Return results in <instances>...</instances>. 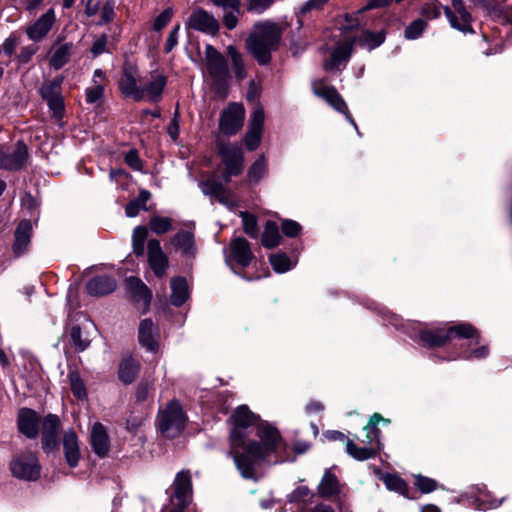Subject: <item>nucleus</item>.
I'll return each instance as SVG.
<instances>
[{
	"label": "nucleus",
	"mask_w": 512,
	"mask_h": 512,
	"mask_svg": "<svg viewBox=\"0 0 512 512\" xmlns=\"http://www.w3.org/2000/svg\"><path fill=\"white\" fill-rule=\"evenodd\" d=\"M206 67L210 75L216 80H224L228 76V66L225 58L212 46L205 49Z\"/></svg>",
	"instance_id": "nucleus-16"
},
{
	"label": "nucleus",
	"mask_w": 512,
	"mask_h": 512,
	"mask_svg": "<svg viewBox=\"0 0 512 512\" xmlns=\"http://www.w3.org/2000/svg\"><path fill=\"white\" fill-rule=\"evenodd\" d=\"M218 153L224 165L222 178L229 182L232 176L239 175L243 170L244 153L242 148L236 143L218 141Z\"/></svg>",
	"instance_id": "nucleus-6"
},
{
	"label": "nucleus",
	"mask_w": 512,
	"mask_h": 512,
	"mask_svg": "<svg viewBox=\"0 0 512 512\" xmlns=\"http://www.w3.org/2000/svg\"><path fill=\"white\" fill-rule=\"evenodd\" d=\"M448 340L454 338H469L475 339V343L479 342V334L475 327L469 323H460L447 328Z\"/></svg>",
	"instance_id": "nucleus-35"
},
{
	"label": "nucleus",
	"mask_w": 512,
	"mask_h": 512,
	"mask_svg": "<svg viewBox=\"0 0 512 512\" xmlns=\"http://www.w3.org/2000/svg\"><path fill=\"white\" fill-rule=\"evenodd\" d=\"M267 173V165L264 156H260L249 168L247 181L249 184H257Z\"/></svg>",
	"instance_id": "nucleus-39"
},
{
	"label": "nucleus",
	"mask_w": 512,
	"mask_h": 512,
	"mask_svg": "<svg viewBox=\"0 0 512 512\" xmlns=\"http://www.w3.org/2000/svg\"><path fill=\"white\" fill-rule=\"evenodd\" d=\"M383 421L388 423V419H384L380 414L375 413L370 417L368 424L364 427L365 431V440L362 441L365 446L359 447L352 440H347L346 442V452L358 461H364L370 458H373L377 449L374 447V444L379 448L380 441L379 435L380 430L377 427L378 423Z\"/></svg>",
	"instance_id": "nucleus-4"
},
{
	"label": "nucleus",
	"mask_w": 512,
	"mask_h": 512,
	"mask_svg": "<svg viewBox=\"0 0 512 512\" xmlns=\"http://www.w3.org/2000/svg\"><path fill=\"white\" fill-rule=\"evenodd\" d=\"M10 470L16 478L26 481H35L40 476L41 466L36 454L27 452L17 456L11 461Z\"/></svg>",
	"instance_id": "nucleus-7"
},
{
	"label": "nucleus",
	"mask_w": 512,
	"mask_h": 512,
	"mask_svg": "<svg viewBox=\"0 0 512 512\" xmlns=\"http://www.w3.org/2000/svg\"><path fill=\"white\" fill-rule=\"evenodd\" d=\"M281 39L279 27L270 21L257 22L247 39V48L259 64H267Z\"/></svg>",
	"instance_id": "nucleus-2"
},
{
	"label": "nucleus",
	"mask_w": 512,
	"mask_h": 512,
	"mask_svg": "<svg viewBox=\"0 0 512 512\" xmlns=\"http://www.w3.org/2000/svg\"><path fill=\"white\" fill-rule=\"evenodd\" d=\"M151 230L158 234H164L172 228V220L168 217L154 216L150 220Z\"/></svg>",
	"instance_id": "nucleus-44"
},
{
	"label": "nucleus",
	"mask_w": 512,
	"mask_h": 512,
	"mask_svg": "<svg viewBox=\"0 0 512 512\" xmlns=\"http://www.w3.org/2000/svg\"><path fill=\"white\" fill-rule=\"evenodd\" d=\"M214 6L222 8L224 11L239 10L241 0H210Z\"/></svg>",
	"instance_id": "nucleus-55"
},
{
	"label": "nucleus",
	"mask_w": 512,
	"mask_h": 512,
	"mask_svg": "<svg viewBox=\"0 0 512 512\" xmlns=\"http://www.w3.org/2000/svg\"><path fill=\"white\" fill-rule=\"evenodd\" d=\"M233 419L229 455L243 478L256 481L258 467L284 448V441L277 428L258 420L247 406L238 407Z\"/></svg>",
	"instance_id": "nucleus-1"
},
{
	"label": "nucleus",
	"mask_w": 512,
	"mask_h": 512,
	"mask_svg": "<svg viewBox=\"0 0 512 512\" xmlns=\"http://www.w3.org/2000/svg\"><path fill=\"white\" fill-rule=\"evenodd\" d=\"M264 119L263 109L257 107L253 111L249 121V129L245 135V145L249 151H254L260 145Z\"/></svg>",
	"instance_id": "nucleus-17"
},
{
	"label": "nucleus",
	"mask_w": 512,
	"mask_h": 512,
	"mask_svg": "<svg viewBox=\"0 0 512 512\" xmlns=\"http://www.w3.org/2000/svg\"><path fill=\"white\" fill-rule=\"evenodd\" d=\"M489 354V349L487 346H481L470 353H465L463 355L464 359H483L487 357Z\"/></svg>",
	"instance_id": "nucleus-61"
},
{
	"label": "nucleus",
	"mask_w": 512,
	"mask_h": 512,
	"mask_svg": "<svg viewBox=\"0 0 512 512\" xmlns=\"http://www.w3.org/2000/svg\"><path fill=\"white\" fill-rule=\"evenodd\" d=\"M148 263L157 277H163L169 266L167 255L162 250L160 242L157 239L148 241Z\"/></svg>",
	"instance_id": "nucleus-15"
},
{
	"label": "nucleus",
	"mask_w": 512,
	"mask_h": 512,
	"mask_svg": "<svg viewBox=\"0 0 512 512\" xmlns=\"http://www.w3.org/2000/svg\"><path fill=\"white\" fill-rule=\"evenodd\" d=\"M203 194L214 197L219 203L234 208L236 203L232 193L215 179H208L199 184Z\"/></svg>",
	"instance_id": "nucleus-18"
},
{
	"label": "nucleus",
	"mask_w": 512,
	"mask_h": 512,
	"mask_svg": "<svg viewBox=\"0 0 512 512\" xmlns=\"http://www.w3.org/2000/svg\"><path fill=\"white\" fill-rule=\"evenodd\" d=\"M70 337L77 351H84L90 345V339L83 334L81 327L73 326L70 330Z\"/></svg>",
	"instance_id": "nucleus-41"
},
{
	"label": "nucleus",
	"mask_w": 512,
	"mask_h": 512,
	"mask_svg": "<svg viewBox=\"0 0 512 512\" xmlns=\"http://www.w3.org/2000/svg\"><path fill=\"white\" fill-rule=\"evenodd\" d=\"M185 421L180 404L173 400L159 412L158 428L165 437L174 438L183 430Z\"/></svg>",
	"instance_id": "nucleus-5"
},
{
	"label": "nucleus",
	"mask_w": 512,
	"mask_h": 512,
	"mask_svg": "<svg viewBox=\"0 0 512 512\" xmlns=\"http://www.w3.org/2000/svg\"><path fill=\"white\" fill-rule=\"evenodd\" d=\"M38 48L34 45L23 47L18 55L21 63H27L31 60L32 56L37 52Z\"/></svg>",
	"instance_id": "nucleus-59"
},
{
	"label": "nucleus",
	"mask_w": 512,
	"mask_h": 512,
	"mask_svg": "<svg viewBox=\"0 0 512 512\" xmlns=\"http://www.w3.org/2000/svg\"><path fill=\"white\" fill-rule=\"evenodd\" d=\"M115 3L112 0L106 1L100 12V21L98 22V25H105L109 22H111L114 19L115 16Z\"/></svg>",
	"instance_id": "nucleus-46"
},
{
	"label": "nucleus",
	"mask_w": 512,
	"mask_h": 512,
	"mask_svg": "<svg viewBox=\"0 0 512 512\" xmlns=\"http://www.w3.org/2000/svg\"><path fill=\"white\" fill-rule=\"evenodd\" d=\"M179 29L180 26L177 25L170 31L165 45L166 52H170L177 45Z\"/></svg>",
	"instance_id": "nucleus-60"
},
{
	"label": "nucleus",
	"mask_w": 512,
	"mask_h": 512,
	"mask_svg": "<svg viewBox=\"0 0 512 512\" xmlns=\"http://www.w3.org/2000/svg\"><path fill=\"white\" fill-rule=\"evenodd\" d=\"M28 155L24 143L18 142L15 147H0V168L6 170H18L26 161Z\"/></svg>",
	"instance_id": "nucleus-13"
},
{
	"label": "nucleus",
	"mask_w": 512,
	"mask_h": 512,
	"mask_svg": "<svg viewBox=\"0 0 512 512\" xmlns=\"http://www.w3.org/2000/svg\"><path fill=\"white\" fill-rule=\"evenodd\" d=\"M140 370V364L131 357L123 359L119 366V378L125 384L132 383Z\"/></svg>",
	"instance_id": "nucleus-36"
},
{
	"label": "nucleus",
	"mask_w": 512,
	"mask_h": 512,
	"mask_svg": "<svg viewBox=\"0 0 512 512\" xmlns=\"http://www.w3.org/2000/svg\"><path fill=\"white\" fill-rule=\"evenodd\" d=\"M383 41V32L374 33L363 30L353 35H346L334 48L330 59L325 62L324 68L326 70H334L342 63H346L351 56L353 45L356 43L368 50H372L381 45Z\"/></svg>",
	"instance_id": "nucleus-3"
},
{
	"label": "nucleus",
	"mask_w": 512,
	"mask_h": 512,
	"mask_svg": "<svg viewBox=\"0 0 512 512\" xmlns=\"http://www.w3.org/2000/svg\"><path fill=\"white\" fill-rule=\"evenodd\" d=\"M125 162L134 170L141 169V160L139 159L138 153L136 150H130L125 155Z\"/></svg>",
	"instance_id": "nucleus-58"
},
{
	"label": "nucleus",
	"mask_w": 512,
	"mask_h": 512,
	"mask_svg": "<svg viewBox=\"0 0 512 512\" xmlns=\"http://www.w3.org/2000/svg\"><path fill=\"white\" fill-rule=\"evenodd\" d=\"M116 280L109 276H95L86 284V290L93 296H104L116 289Z\"/></svg>",
	"instance_id": "nucleus-28"
},
{
	"label": "nucleus",
	"mask_w": 512,
	"mask_h": 512,
	"mask_svg": "<svg viewBox=\"0 0 512 512\" xmlns=\"http://www.w3.org/2000/svg\"><path fill=\"white\" fill-rule=\"evenodd\" d=\"M63 450L67 464L76 467L80 459V448L78 437L71 429L63 434Z\"/></svg>",
	"instance_id": "nucleus-25"
},
{
	"label": "nucleus",
	"mask_w": 512,
	"mask_h": 512,
	"mask_svg": "<svg viewBox=\"0 0 512 512\" xmlns=\"http://www.w3.org/2000/svg\"><path fill=\"white\" fill-rule=\"evenodd\" d=\"M165 85L166 78L163 75L151 76V79L148 82L141 84V90L144 93V98H147L152 102L159 101Z\"/></svg>",
	"instance_id": "nucleus-29"
},
{
	"label": "nucleus",
	"mask_w": 512,
	"mask_h": 512,
	"mask_svg": "<svg viewBox=\"0 0 512 512\" xmlns=\"http://www.w3.org/2000/svg\"><path fill=\"white\" fill-rule=\"evenodd\" d=\"M326 2L327 0H308L301 6L299 12L300 14L305 15L313 10H319Z\"/></svg>",
	"instance_id": "nucleus-56"
},
{
	"label": "nucleus",
	"mask_w": 512,
	"mask_h": 512,
	"mask_svg": "<svg viewBox=\"0 0 512 512\" xmlns=\"http://www.w3.org/2000/svg\"><path fill=\"white\" fill-rule=\"evenodd\" d=\"M41 96L46 100L56 118H61L64 112V101L60 93V85L50 82L40 89Z\"/></svg>",
	"instance_id": "nucleus-20"
},
{
	"label": "nucleus",
	"mask_w": 512,
	"mask_h": 512,
	"mask_svg": "<svg viewBox=\"0 0 512 512\" xmlns=\"http://www.w3.org/2000/svg\"><path fill=\"white\" fill-rule=\"evenodd\" d=\"M454 11L448 6L444 7V13L452 28L463 33H472V17L464 7L462 0H451Z\"/></svg>",
	"instance_id": "nucleus-10"
},
{
	"label": "nucleus",
	"mask_w": 512,
	"mask_h": 512,
	"mask_svg": "<svg viewBox=\"0 0 512 512\" xmlns=\"http://www.w3.org/2000/svg\"><path fill=\"white\" fill-rule=\"evenodd\" d=\"M269 261L273 269L278 273H284L292 268V262L290 258L283 253L272 254L269 257Z\"/></svg>",
	"instance_id": "nucleus-40"
},
{
	"label": "nucleus",
	"mask_w": 512,
	"mask_h": 512,
	"mask_svg": "<svg viewBox=\"0 0 512 512\" xmlns=\"http://www.w3.org/2000/svg\"><path fill=\"white\" fill-rule=\"evenodd\" d=\"M32 236V223L30 220H22L14 233V243L12 250L15 256L23 255L31 242Z\"/></svg>",
	"instance_id": "nucleus-22"
},
{
	"label": "nucleus",
	"mask_w": 512,
	"mask_h": 512,
	"mask_svg": "<svg viewBox=\"0 0 512 512\" xmlns=\"http://www.w3.org/2000/svg\"><path fill=\"white\" fill-rule=\"evenodd\" d=\"M282 232L287 237H295L301 231L299 223L293 220H283L281 224Z\"/></svg>",
	"instance_id": "nucleus-52"
},
{
	"label": "nucleus",
	"mask_w": 512,
	"mask_h": 512,
	"mask_svg": "<svg viewBox=\"0 0 512 512\" xmlns=\"http://www.w3.org/2000/svg\"><path fill=\"white\" fill-rule=\"evenodd\" d=\"M72 47V43H55L51 48L50 65L56 70L62 68L70 58Z\"/></svg>",
	"instance_id": "nucleus-31"
},
{
	"label": "nucleus",
	"mask_w": 512,
	"mask_h": 512,
	"mask_svg": "<svg viewBox=\"0 0 512 512\" xmlns=\"http://www.w3.org/2000/svg\"><path fill=\"white\" fill-rule=\"evenodd\" d=\"M421 341L429 347H439L446 344L448 340L447 329L423 330L420 332Z\"/></svg>",
	"instance_id": "nucleus-37"
},
{
	"label": "nucleus",
	"mask_w": 512,
	"mask_h": 512,
	"mask_svg": "<svg viewBox=\"0 0 512 512\" xmlns=\"http://www.w3.org/2000/svg\"><path fill=\"white\" fill-rule=\"evenodd\" d=\"M240 217L242 219L244 232L248 236L256 238L258 234L256 217L248 212H240Z\"/></svg>",
	"instance_id": "nucleus-43"
},
{
	"label": "nucleus",
	"mask_w": 512,
	"mask_h": 512,
	"mask_svg": "<svg viewBox=\"0 0 512 512\" xmlns=\"http://www.w3.org/2000/svg\"><path fill=\"white\" fill-rule=\"evenodd\" d=\"M425 27H426V22L425 21H423L421 19L414 20L405 29V38H407L409 40L417 39L418 37H420V35L424 31Z\"/></svg>",
	"instance_id": "nucleus-45"
},
{
	"label": "nucleus",
	"mask_w": 512,
	"mask_h": 512,
	"mask_svg": "<svg viewBox=\"0 0 512 512\" xmlns=\"http://www.w3.org/2000/svg\"><path fill=\"white\" fill-rule=\"evenodd\" d=\"M273 2L274 0H247V10L261 14L267 10Z\"/></svg>",
	"instance_id": "nucleus-48"
},
{
	"label": "nucleus",
	"mask_w": 512,
	"mask_h": 512,
	"mask_svg": "<svg viewBox=\"0 0 512 512\" xmlns=\"http://www.w3.org/2000/svg\"><path fill=\"white\" fill-rule=\"evenodd\" d=\"M245 109L242 104L231 103L221 113L219 130L222 134L231 136L236 134L243 126Z\"/></svg>",
	"instance_id": "nucleus-8"
},
{
	"label": "nucleus",
	"mask_w": 512,
	"mask_h": 512,
	"mask_svg": "<svg viewBox=\"0 0 512 512\" xmlns=\"http://www.w3.org/2000/svg\"><path fill=\"white\" fill-rule=\"evenodd\" d=\"M39 417L37 413L28 408H22L18 415V427L21 433L28 438L38 435Z\"/></svg>",
	"instance_id": "nucleus-26"
},
{
	"label": "nucleus",
	"mask_w": 512,
	"mask_h": 512,
	"mask_svg": "<svg viewBox=\"0 0 512 512\" xmlns=\"http://www.w3.org/2000/svg\"><path fill=\"white\" fill-rule=\"evenodd\" d=\"M127 286L129 291L137 301H142L144 306L149 305L152 298V293L149 290V288L139 278H128Z\"/></svg>",
	"instance_id": "nucleus-33"
},
{
	"label": "nucleus",
	"mask_w": 512,
	"mask_h": 512,
	"mask_svg": "<svg viewBox=\"0 0 512 512\" xmlns=\"http://www.w3.org/2000/svg\"><path fill=\"white\" fill-rule=\"evenodd\" d=\"M502 503V500H492L489 502H486L485 500H476L475 501V508L478 510H488V509H495L499 507Z\"/></svg>",
	"instance_id": "nucleus-63"
},
{
	"label": "nucleus",
	"mask_w": 512,
	"mask_h": 512,
	"mask_svg": "<svg viewBox=\"0 0 512 512\" xmlns=\"http://www.w3.org/2000/svg\"><path fill=\"white\" fill-rule=\"evenodd\" d=\"M71 389L76 397L83 398L85 396V388L76 376H71Z\"/></svg>",
	"instance_id": "nucleus-62"
},
{
	"label": "nucleus",
	"mask_w": 512,
	"mask_h": 512,
	"mask_svg": "<svg viewBox=\"0 0 512 512\" xmlns=\"http://www.w3.org/2000/svg\"><path fill=\"white\" fill-rule=\"evenodd\" d=\"M415 485L423 493H430L437 488V483L435 480L424 476H417L415 480Z\"/></svg>",
	"instance_id": "nucleus-49"
},
{
	"label": "nucleus",
	"mask_w": 512,
	"mask_h": 512,
	"mask_svg": "<svg viewBox=\"0 0 512 512\" xmlns=\"http://www.w3.org/2000/svg\"><path fill=\"white\" fill-rule=\"evenodd\" d=\"M138 70L132 64L123 67L122 76L119 80V89L126 96L135 101L144 99V93L138 83Z\"/></svg>",
	"instance_id": "nucleus-12"
},
{
	"label": "nucleus",
	"mask_w": 512,
	"mask_h": 512,
	"mask_svg": "<svg viewBox=\"0 0 512 512\" xmlns=\"http://www.w3.org/2000/svg\"><path fill=\"white\" fill-rule=\"evenodd\" d=\"M148 231L144 226H137L132 235V242L145 243Z\"/></svg>",
	"instance_id": "nucleus-64"
},
{
	"label": "nucleus",
	"mask_w": 512,
	"mask_h": 512,
	"mask_svg": "<svg viewBox=\"0 0 512 512\" xmlns=\"http://www.w3.org/2000/svg\"><path fill=\"white\" fill-rule=\"evenodd\" d=\"M60 429V419L58 416L49 414L42 423V442L46 451L54 450L57 445V436Z\"/></svg>",
	"instance_id": "nucleus-21"
},
{
	"label": "nucleus",
	"mask_w": 512,
	"mask_h": 512,
	"mask_svg": "<svg viewBox=\"0 0 512 512\" xmlns=\"http://www.w3.org/2000/svg\"><path fill=\"white\" fill-rule=\"evenodd\" d=\"M186 26L190 29L200 31L208 35H216L220 25L218 20L202 8H197L189 16Z\"/></svg>",
	"instance_id": "nucleus-11"
},
{
	"label": "nucleus",
	"mask_w": 512,
	"mask_h": 512,
	"mask_svg": "<svg viewBox=\"0 0 512 512\" xmlns=\"http://www.w3.org/2000/svg\"><path fill=\"white\" fill-rule=\"evenodd\" d=\"M441 8L440 3H427L422 8V14L428 19L438 18L441 14Z\"/></svg>",
	"instance_id": "nucleus-53"
},
{
	"label": "nucleus",
	"mask_w": 512,
	"mask_h": 512,
	"mask_svg": "<svg viewBox=\"0 0 512 512\" xmlns=\"http://www.w3.org/2000/svg\"><path fill=\"white\" fill-rule=\"evenodd\" d=\"M173 16L172 8H166L160 15L156 17L153 23V29L160 31L163 29L171 20Z\"/></svg>",
	"instance_id": "nucleus-50"
},
{
	"label": "nucleus",
	"mask_w": 512,
	"mask_h": 512,
	"mask_svg": "<svg viewBox=\"0 0 512 512\" xmlns=\"http://www.w3.org/2000/svg\"><path fill=\"white\" fill-rule=\"evenodd\" d=\"M230 250L232 258L241 266H248L254 259L249 242L242 237L235 238L231 241Z\"/></svg>",
	"instance_id": "nucleus-27"
},
{
	"label": "nucleus",
	"mask_w": 512,
	"mask_h": 512,
	"mask_svg": "<svg viewBox=\"0 0 512 512\" xmlns=\"http://www.w3.org/2000/svg\"><path fill=\"white\" fill-rule=\"evenodd\" d=\"M339 492L340 485L337 477L332 473L331 469H327L318 485V493L323 497H331Z\"/></svg>",
	"instance_id": "nucleus-34"
},
{
	"label": "nucleus",
	"mask_w": 512,
	"mask_h": 512,
	"mask_svg": "<svg viewBox=\"0 0 512 512\" xmlns=\"http://www.w3.org/2000/svg\"><path fill=\"white\" fill-rule=\"evenodd\" d=\"M384 483L389 490H393L402 494L407 489L406 483L395 475H387L384 478Z\"/></svg>",
	"instance_id": "nucleus-47"
},
{
	"label": "nucleus",
	"mask_w": 512,
	"mask_h": 512,
	"mask_svg": "<svg viewBox=\"0 0 512 512\" xmlns=\"http://www.w3.org/2000/svg\"><path fill=\"white\" fill-rule=\"evenodd\" d=\"M104 87L101 84H95L86 90V101L90 104L97 103L103 96Z\"/></svg>",
	"instance_id": "nucleus-51"
},
{
	"label": "nucleus",
	"mask_w": 512,
	"mask_h": 512,
	"mask_svg": "<svg viewBox=\"0 0 512 512\" xmlns=\"http://www.w3.org/2000/svg\"><path fill=\"white\" fill-rule=\"evenodd\" d=\"M281 239L278 225L273 221H267L261 237V244L267 249H272L280 244Z\"/></svg>",
	"instance_id": "nucleus-38"
},
{
	"label": "nucleus",
	"mask_w": 512,
	"mask_h": 512,
	"mask_svg": "<svg viewBox=\"0 0 512 512\" xmlns=\"http://www.w3.org/2000/svg\"><path fill=\"white\" fill-rule=\"evenodd\" d=\"M108 37L106 34H102L100 37H98L91 48V52L94 56H98L103 54L106 51V44H107Z\"/></svg>",
	"instance_id": "nucleus-57"
},
{
	"label": "nucleus",
	"mask_w": 512,
	"mask_h": 512,
	"mask_svg": "<svg viewBox=\"0 0 512 512\" xmlns=\"http://www.w3.org/2000/svg\"><path fill=\"white\" fill-rule=\"evenodd\" d=\"M56 20L55 12L49 9L46 13L41 15L33 24L26 28V33L29 39L34 42H39L46 37L51 30Z\"/></svg>",
	"instance_id": "nucleus-19"
},
{
	"label": "nucleus",
	"mask_w": 512,
	"mask_h": 512,
	"mask_svg": "<svg viewBox=\"0 0 512 512\" xmlns=\"http://www.w3.org/2000/svg\"><path fill=\"white\" fill-rule=\"evenodd\" d=\"M174 496L178 499V506L183 509L189 502L192 492L191 476L188 471H181L174 480Z\"/></svg>",
	"instance_id": "nucleus-24"
},
{
	"label": "nucleus",
	"mask_w": 512,
	"mask_h": 512,
	"mask_svg": "<svg viewBox=\"0 0 512 512\" xmlns=\"http://www.w3.org/2000/svg\"><path fill=\"white\" fill-rule=\"evenodd\" d=\"M240 14L239 10H228L225 11V14L223 16V24L225 27L229 30H233L236 28L238 24V15Z\"/></svg>",
	"instance_id": "nucleus-54"
},
{
	"label": "nucleus",
	"mask_w": 512,
	"mask_h": 512,
	"mask_svg": "<svg viewBox=\"0 0 512 512\" xmlns=\"http://www.w3.org/2000/svg\"><path fill=\"white\" fill-rule=\"evenodd\" d=\"M156 328L150 319H144L139 325V342L142 346L146 347L149 351L157 349V341L155 338Z\"/></svg>",
	"instance_id": "nucleus-30"
},
{
	"label": "nucleus",
	"mask_w": 512,
	"mask_h": 512,
	"mask_svg": "<svg viewBox=\"0 0 512 512\" xmlns=\"http://www.w3.org/2000/svg\"><path fill=\"white\" fill-rule=\"evenodd\" d=\"M227 53L231 58L236 77L238 79H243L246 76V72L241 54L233 46H229L227 48Z\"/></svg>",
	"instance_id": "nucleus-42"
},
{
	"label": "nucleus",
	"mask_w": 512,
	"mask_h": 512,
	"mask_svg": "<svg viewBox=\"0 0 512 512\" xmlns=\"http://www.w3.org/2000/svg\"><path fill=\"white\" fill-rule=\"evenodd\" d=\"M172 249L185 259H194L197 254L195 235L192 230H180L170 240Z\"/></svg>",
	"instance_id": "nucleus-14"
},
{
	"label": "nucleus",
	"mask_w": 512,
	"mask_h": 512,
	"mask_svg": "<svg viewBox=\"0 0 512 512\" xmlns=\"http://www.w3.org/2000/svg\"><path fill=\"white\" fill-rule=\"evenodd\" d=\"M313 92L315 95L323 98L335 110L343 113L346 119L357 129V125L351 117L345 101L334 87L326 85L323 81H317L313 83Z\"/></svg>",
	"instance_id": "nucleus-9"
},
{
	"label": "nucleus",
	"mask_w": 512,
	"mask_h": 512,
	"mask_svg": "<svg viewBox=\"0 0 512 512\" xmlns=\"http://www.w3.org/2000/svg\"><path fill=\"white\" fill-rule=\"evenodd\" d=\"M171 302L175 306H181L189 296L188 284L185 278L175 277L170 281Z\"/></svg>",
	"instance_id": "nucleus-32"
},
{
	"label": "nucleus",
	"mask_w": 512,
	"mask_h": 512,
	"mask_svg": "<svg viewBox=\"0 0 512 512\" xmlns=\"http://www.w3.org/2000/svg\"><path fill=\"white\" fill-rule=\"evenodd\" d=\"M90 442L96 455L101 458L107 456L110 449V440L105 427L101 423L96 422L93 424Z\"/></svg>",
	"instance_id": "nucleus-23"
}]
</instances>
